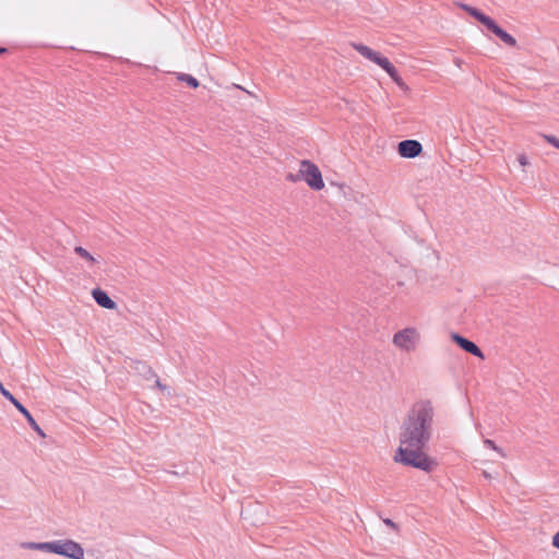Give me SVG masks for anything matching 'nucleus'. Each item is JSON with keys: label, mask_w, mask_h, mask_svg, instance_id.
Here are the masks:
<instances>
[{"label": "nucleus", "mask_w": 559, "mask_h": 559, "mask_svg": "<svg viewBox=\"0 0 559 559\" xmlns=\"http://www.w3.org/2000/svg\"><path fill=\"white\" fill-rule=\"evenodd\" d=\"M435 415L430 400L421 399L411 406L400 427L395 462L424 472H431L437 466V462L425 452L432 438Z\"/></svg>", "instance_id": "1"}, {"label": "nucleus", "mask_w": 559, "mask_h": 559, "mask_svg": "<svg viewBox=\"0 0 559 559\" xmlns=\"http://www.w3.org/2000/svg\"><path fill=\"white\" fill-rule=\"evenodd\" d=\"M29 550H38L49 554H56L68 559H84V548L73 539H56L51 542H28L22 545Z\"/></svg>", "instance_id": "2"}, {"label": "nucleus", "mask_w": 559, "mask_h": 559, "mask_svg": "<svg viewBox=\"0 0 559 559\" xmlns=\"http://www.w3.org/2000/svg\"><path fill=\"white\" fill-rule=\"evenodd\" d=\"M392 343L402 352L413 353L420 343V333L414 326L402 329L393 335Z\"/></svg>", "instance_id": "3"}, {"label": "nucleus", "mask_w": 559, "mask_h": 559, "mask_svg": "<svg viewBox=\"0 0 559 559\" xmlns=\"http://www.w3.org/2000/svg\"><path fill=\"white\" fill-rule=\"evenodd\" d=\"M301 178L313 190H321L324 188V181L319 167L309 159L300 162Z\"/></svg>", "instance_id": "4"}, {"label": "nucleus", "mask_w": 559, "mask_h": 559, "mask_svg": "<svg viewBox=\"0 0 559 559\" xmlns=\"http://www.w3.org/2000/svg\"><path fill=\"white\" fill-rule=\"evenodd\" d=\"M353 47L356 51H358L361 56L367 58L368 60L377 63L379 67H381L384 71L389 68L392 63L389 61L388 58L380 56L378 52L372 50L371 48L362 45V44H353Z\"/></svg>", "instance_id": "5"}, {"label": "nucleus", "mask_w": 559, "mask_h": 559, "mask_svg": "<svg viewBox=\"0 0 559 559\" xmlns=\"http://www.w3.org/2000/svg\"><path fill=\"white\" fill-rule=\"evenodd\" d=\"M423 151V145L417 140H404L399 143L397 152L404 158H414Z\"/></svg>", "instance_id": "6"}, {"label": "nucleus", "mask_w": 559, "mask_h": 559, "mask_svg": "<svg viewBox=\"0 0 559 559\" xmlns=\"http://www.w3.org/2000/svg\"><path fill=\"white\" fill-rule=\"evenodd\" d=\"M452 340L465 352H467L476 357L484 358V355H483V352L480 350V348L472 341H469L456 333L452 334Z\"/></svg>", "instance_id": "7"}, {"label": "nucleus", "mask_w": 559, "mask_h": 559, "mask_svg": "<svg viewBox=\"0 0 559 559\" xmlns=\"http://www.w3.org/2000/svg\"><path fill=\"white\" fill-rule=\"evenodd\" d=\"M92 296L97 305L105 309L114 310L117 308V304L108 296L105 290L100 288L93 289Z\"/></svg>", "instance_id": "8"}, {"label": "nucleus", "mask_w": 559, "mask_h": 559, "mask_svg": "<svg viewBox=\"0 0 559 559\" xmlns=\"http://www.w3.org/2000/svg\"><path fill=\"white\" fill-rule=\"evenodd\" d=\"M139 374H141L145 380H152L154 379L155 385L160 389L165 390L166 386L159 381L157 374L154 372V370L147 366L145 362H138L135 367Z\"/></svg>", "instance_id": "9"}, {"label": "nucleus", "mask_w": 559, "mask_h": 559, "mask_svg": "<svg viewBox=\"0 0 559 559\" xmlns=\"http://www.w3.org/2000/svg\"><path fill=\"white\" fill-rule=\"evenodd\" d=\"M487 28L492 32L497 37H499L504 44L515 47L516 39L508 34L504 29H502L493 20L487 26Z\"/></svg>", "instance_id": "10"}, {"label": "nucleus", "mask_w": 559, "mask_h": 559, "mask_svg": "<svg viewBox=\"0 0 559 559\" xmlns=\"http://www.w3.org/2000/svg\"><path fill=\"white\" fill-rule=\"evenodd\" d=\"M74 252L84 259L90 266L98 262V260L92 253H90L85 248L81 246H76L74 248Z\"/></svg>", "instance_id": "11"}, {"label": "nucleus", "mask_w": 559, "mask_h": 559, "mask_svg": "<svg viewBox=\"0 0 559 559\" xmlns=\"http://www.w3.org/2000/svg\"><path fill=\"white\" fill-rule=\"evenodd\" d=\"M469 15H472L473 17H475L478 22H480L483 25H485L486 27L490 24V22L492 21L491 17L487 16L486 14H484L483 12H480L478 9L476 8H473L471 10V13Z\"/></svg>", "instance_id": "12"}, {"label": "nucleus", "mask_w": 559, "mask_h": 559, "mask_svg": "<svg viewBox=\"0 0 559 559\" xmlns=\"http://www.w3.org/2000/svg\"><path fill=\"white\" fill-rule=\"evenodd\" d=\"M178 80L186 82L189 86H191L193 88H197L199 86V81L195 78H193L189 74H186V73H180L178 75Z\"/></svg>", "instance_id": "13"}, {"label": "nucleus", "mask_w": 559, "mask_h": 559, "mask_svg": "<svg viewBox=\"0 0 559 559\" xmlns=\"http://www.w3.org/2000/svg\"><path fill=\"white\" fill-rule=\"evenodd\" d=\"M484 444L492 450H495L497 453H499L502 457H506L507 454L506 452L499 448L492 440L490 439H485L484 440Z\"/></svg>", "instance_id": "14"}, {"label": "nucleus", "mask_w": 559, "mask_h": 559, "mask_svg": "<svg viewBox=\"0 0 559 559\" xmlns=\"http://www.w3.org/2000/svg\"><path fill=\"white\" fill-rule=\"evenodd\" d=\"M542 136L552 146L559 150V139L550 134H542Z\"/></svg>", "instance_id": "15"}, {"label": "nucleus", "mask_w": 559, "mask_h": 559, "mask_svg": "<svg viewBox=\"0 0 559 559\" xmlns=\"http://www.w3.org/2000/svg\"><path fill=\"white\" fill-rule=\"evenodd\" d=\"M301 168L299 167V170L297 174L289 173L286 175V179L290 182H297L299 180H302L301 178Z\"/></svg>", "instance_id": "16"}, {"label": "nucleus", "mask_w": 559, "mask_h": 559, "mask_svg": "<svg viewBox=\"0 0 559 559\" xmlns=\"http://www.w3.org/2000/svg\"><path fill=\"white\" fill-rule=\"evenodd\" d=\"M385 72L391 76V79L393 81H397V78H400V75L393 64L389 66V68L385 69Z\"/></svg>", "instance_id": "17"}, {"label": "nucleus", "mask_w": 559, "mask_h": 559, "mask_svg": "<svg viewBox=\"0 0 559 559\" xmlns=\"http://www.w3.org/2000/svg\"><path fill=\"white\" fill-rule=\"evenodd\" d=\"M518 160L520 163L521 166H526L528 165V160H527V157L524 155V154H521L519 157H518Z\"/></svg>", "instance_id": "18"}, {"label": "nucleus", "mask_w": 559, "mask_h": 559, "mask_svg": "<svg viewBox=\"0 0 559 559\" xmlns=\"http://www.w3.org/2000/svg\"><path fill=\"white\" fill-rule=\"evenodd\" d=\"M402 90L408 91V86L405 84V82L402 80V78H397V81H394Z\"/></svg>", "instance_id": "19"}, {"label": "nucleus", "mask_w": 559, "mask_h": 559, "mask_svg": "<svg viewBox=\"0 0 559 559\" xmlns=\"http://www.w3.org/2000/svg\"><path fill=\"white\" fill-rule=\"evenodd\" d=\"M552 546L559 549V531L552 537Z\"/></svg>", "instance_id": "20"}, {"label": "nucleus", "mask_w": 559, "mask_h": 559, "mask_svg": "<svg viewBox=\"0 0 559 559\" xmlns=\"http://www.w3.org/2000/svg\"><path fill=\"white\" fill-rule=\"evenodd\" d=\"M461 8L466 11L468 14L471 13V10L473 9V7L468 5V4H461Z\"/></svg>", "instance_id": "21"}, {"label": "nucleus", "mask_w": 559, "mask_h": 559, "mask_svg": "<svg viewBox=\"0 0 559 559\" xmlns=\"http://www.w3.org/2000/svg\"><path fill=\"white\" fill-rule=\"evenodd\" d=\"M384 523H385L388 526L395 527V523H394L392 520H390V519L384 520Z\"/></svg>", "instance_id": "22"}, {"label": "nucleus", "mask_w": 559, "mask_h": 559, "mask_svg": "<svg viewBox=\"0 0 559 559\" xmlns=\"http://www.w3.org/2000/svg\"><path fill=\"white\" fill-rule=\"evenodd\" d=\"M483 475H484L486 478H488V479L492 477V475H491L490 473H488L487 471H484V472H483Z\"/></svg>", "instance_id": "23"}, {"label": "nucleus", "mask_w": 559, "mask_h": 559, "mask_svg": "<svg viewBox=\"0 0 559 559\" xmlns=\"http://www.w3.org/2000/svg\"><path fill=\"white\" fill-rule=\"evenodd\" d=\"M4 52H7V48L0 47V55H3Z\"/></svg>", "instance_id": "24"}, {"label": "nucleus", "mask_w": 559, "mask_h": 559, "mask_svg": "<svg viewBox=\"0 0 559 559\" xmlns=\"http://www.w3.org/2000/svg\"><path fill=\"white\" fill-rule=\"evenodd\" d=\"M238 88H241V91H245V93H248V90H245V87L237 86Z\"/></svg>", "instance_id": "25"}, {"label": "nucleus", "mask_w": 559, "mask_h": 559, "mask_svg": "<svg viewBox=\"0 0 559 559\" xmlns=\"http://www.w3.org/2000/svg\"><path fill=\"white\" fill-rule=\"evenodd\" d=\"M238 88H241V91H245V93H248V90H245V87L237 86Z\"/></svg>", "instance_id": "26"}]
</instances>
